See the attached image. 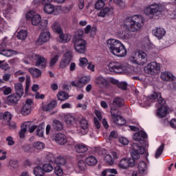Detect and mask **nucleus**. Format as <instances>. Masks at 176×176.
<instances>
[{"instance_id":"obj_1","label":"nucleus","mask_w":176,"mask_h":176,"mask_svg":"<svg viewBox=\"0 0 176 176\" xmlns=\"http://www.w3.org/2000/svg\"><path fill=\"white\" fill-rule=\"evenodd\" d=\"M132 151L131 155L132 158H122L118 167L122 170H127L129 167H134L135 166V160H138L140 155L145 153V148L142 146H139L138 143H133L131 145Z\"/></svg>"},{"instance_id":"obj_2","label":"nucleus","mask_w":176,"mask_h":176,"mask_svg":"<svg viewBox=\"0 0 176 176\" xmlns=\"http://www.w3.org/2000/svg\"><path fill=\"white\" fill-rule=\"evenodd\" d=\"M110 52L117 57H124L127 54V49L119 40L109 38L107 41Z\"/></svg>"},{"instance_id":"obj_3","label":"nucleus","mask_w":176,"mask_h":176,"mask_svg":"<svg viewBox=\"0 0 176 176\" xmlns=\"http://www.w3.org/2000/svg\"><path fill=\"white\" fill-rule=\"evenodd\" d=\"M74 49L80 54H84L87 50V42L83 39V30H78L72 38Z\"/></svg>"},{"instance_id":"obj_4","label":"nucleus","mask_w":176,"mask_h":176,"mask_svg":"<svg viewBox=\"0 0 176 176\" xmlns=\"http://www.w3.org/2000/svg\"><path fill=\"white\" fill-rule=\"evenodd\" d=\"M144 19L142 15H133L127 17L124 21V25L130 27L133 32L140 31L144 25Z\"/></svg>"},{"instance_id":"obj_5","label":"nucleus","mask_w":176,"mask_h":176,"mask_svg":"<svg viewBox=\"0 0 176 176\" xmlns=\"http://www.w3.org/2000/svg\"><path fill=\"white\" fill-rule=\"evenodd\" d=\"M26 19L31 20L32 25H40V30H46L49 21L47 20H42L40 14H36L35 11H30L26 14Z\"/></svg>"},{"instance_id":"obj_6","label":"nucleus","mask_w":176,"mask_h":176,"mask_svg":"<svg viewBox=\"0 0 176 176\" xmlns=\"http://www.w3.org/2000/svg\"><path fill=\"white\" fill-rule=\"evenodd\" d=\"M133 64L144 65L148 61V55L143 51L134 52L130 58Z\"/></svg>"},{"instance_id":"obj_7","label":"nucleus","mask_w":176,"mask_h":176,"mask_svg":"<svg viewBox=\"0 0 176 176\" xmlns=\"http://www.w3.org/2000/svg\"><path fill=\"white\" fill-rule=\"evenodd\" d=\"M146 74L149 75H155L160 72V64L156 62H151L148 63L144 69Z\"/></svg>"},{"instance_id":"obj_8","label":"nucleus","mask_w":176,"mask_h":176,"mask_svg":"<svg viewBox=\"0 0 176 176\" xmlns=\"http://www.w3.org/2000/svg\"><path fill=\"white\" fill-rule=\"evenodd\" d=\"M118 110L116 109V107L111 108V115L114 123L118 126H123V124H126V120L118 115Z\"/></svg>"},{"instance_id":"obj_9","label":"nucleus","mask_w":176,"mask_h":176,"mask_svg":"<svg viewBox=\"0 0 176 176\" xmlns=\"http://www.w3.org/2000/svg\"><path fill=\"white\" fill-rule=\"evenodd\" d=\"M20 100H21V96L16 95V94H12L7 97L6 104L10 107H14L19 104Z\"/></svg>"},{"instance_id":"obj_10","label":"nucleus","mask_w":176,"mask_h":176,"mask_svg":"<svg viewBox=\"0 0 176 176\" xmlns=\"http://www.w3.org/2000/svg\"><path fill=\"white\" fill-rule=\"evenodd\" d=\"M157 13H160V7L159 4H153L144 9V14L146 16H155Z\"/></svg>"},{"instance_id":"obj_11","label":"nucleus","mask_w":176,"mask_h":176,"mask_svg":"<svg viewBox=\"0 0 176 176\" xmlns=\"http://www.w3.org/2000/svg\"><path fill=\"white\" fill-rule=\"evenodd\" d=\"M109 69L116 74H123V65L119 62H111L109 63Z\"/></svg>"},{"instance_id":"obj_12","label":"nucleus","mask_w":176,"mask_h":176,"mask_svg":"<svg viewBox=\"0 0 176 176\" xmlns=\"http://www.w3.org/2000/svg\"><path fill=\"white\" fill-rule=\"evenodd\" d=\"M72 60V52L71 51H68L65 53L63 55V58L60 60V68L64 69L66 68L68 64L71 63Z\"/></svg>"},{"instance_id":"obj_13","label":"nucleus","mask_w":176,"mask_h":176,"mask_svg":"<svg viewBox=\"0 0 176 176\" xmlns=\"http://www.w3.org/2000/svg\"><path fill=\"white\" fill-rule=\"evenodd\" d=\"M50 39V32H42L36 42L37 45H43V43H46Z\"/></svg>"},{"instance_id":"obj_14","label":"nucleus","mask_w":176,"mask_h":176,"mask_svg":"<svg viewBox=\"0 0 176 176\" xmlns=\"http://www.w3.org/2000/svg\"><path fill=\"white\" fill-rule=\"evenodd\" d=\"M35 56L37 58L35 62L36 67L41 68V69H43L44 68H46L47 60L45 58V57H43L39 54H36Z\"/></svg>"},{"instance_id":"obj_15","label":"nucleus","mask_w":176,"mask_h":176,"mask_svg":"<svg viewBox=\"0 0 176 176\" xmlns=\"http://www.w3.org/2000/svg\"><path fill=\"white\" fill-rule=\"evenodd\" d=\"M153 35L157 38V39H162L166 35V30L163 28H155L153 30Z\"/></svg>"},{"instance_id":"obj_16","label":"nucleus","mask_w":176,"mask_h":176,"mask_svg":"<svg viewBox=\"0 0 176 176\" xmlns=\"http://www.w3.org/2000/svg\"><path fill=\"white\" fill-rule=\"evenodd\" d=\"M161 79L165 82H174L175 81V76L170 72H165L161 74Z\"/></svg>"},{"instance_id":"obj_17","label":"nucleus","mask_w":176,"mask_h":176,"mask_svg":"<svg viewBox=\"0 0 176 176\" xmlns=\"http://www.w3.org/2000/svg\"><path fill=\"white\" fill-rule=\"evenodd\" d=\"M64 120L67 126H74L75 127V126H76V124L78 123V120H76L75 119V117H74L71 114L65 115Z\"/></svg>"},{"instance_id":"obj_18","label":"nucleus","mask_w":176,"mask_h":176,"mask_svg":"<svg viewBox=\"0 0 176 176\" xmlns=\"http://www.w3.org/2000/svg\"><path fill=\"white\" fill-rule=\"evenodd\" d=\"M116 159H118V153L115 151L111 152V155L107 154L104 157V160L108 163L110 166H113V163H115Z\"/></svg>"},{"instance_id":"obj_19","label":"nucleus","mask_w":176,"mask_h":176,"mask_svg":"<svg viewBox=\"0 0 176 176\" xmlns=\"http://www.w3.org/2000/svg\"><path fill=\"white\" fill-rule=\"evenodd\" d=\"M142 138L143 140H146V138H148V134L144 131H140L133 135V140L138 141V142L142 141Z\"/></svg>"},{"instance_id":"obj_20","label":"nucleus","mask_w":176,"mask_h":176,"mask_svg":"<svg viewBox=\"0 0 176 176\" xmlns=\"http://www.w3.org/2000/svg\"><path fill=\"white\" fill-rule=\"evenodd\" d=\"M96 83L100 89H104L108 86V81L102 76H98L96 78Z\"/></svg>"},{"instance_id":"obj_21","label":"nucleus","mask_w":176,"mask_h":176,"mask_svg":"<svg viewBox=\"0 0 176 176\" xmlns=\"http://www.w3.org/2000/svg\"><path fill=\"white\" fill-rule=\"evenodd\" d=\"M113 107H111V108H116V109L122 108L124 105V100L120 97H116L113 98Z\"/></svg>"},{"instance_id":"obj_22","label":"nucleus","mask_w":176,"mask_h":176,"mask_svg":"<svg viewBox=\"0 0 176 176\" xmlns=\"http://www.w3.org/2000/svg\"><path fill=\"white\" fill-rule=\"evenodd\" d=\"M55 141L59 145H64L67 144V136L63 133H58L55 136Z\"/></svg>"},{"instance_id":"obj_23","label":"nucleus","mask_w":176,"mask_h":176,"mask_svg":"<svg viewBox=\"0 0 176 176\" xmlns=\"http://www.w3.org/2000/svg\"><path fill=\"white\" fill-rule=\"evenodd\" d=\"M14 94L17 96H19L20 97H23V96H24V88L23 87V84L21 82H16L14 84Z\"/></svg>"},{"instance_id":"obj_24","label":"nucleus","mask_w":176,"mask_h":176,"mask_svg":"<svg viewBox=\"0 0 176 176\" xmlns=\"http://www.w3.org/2000/svg\"><path fill=\"white\" fill-rule=\"evenodd\" d=\"M79 125L84 131H89V121L85 117H82L79 120Z\"/></svg>"},{"instance_id":"obj_25","label":"nucleus","mask_w":176,"mask_h":176,"mask_svg":"<svg viewBox=\"0 0 176 176\" xmlns=\"http://www.w3.org/2000/svg\"><path fill=\"white\" fill-rule=\"evenodd\" d=\"M74 149L77 152V153H86L87 151H89V148H87V146L86 144H76L74 146Z\"/></svg>"},{"instance_id":"obj_26","label":"nucleus","mask_w":176,"mask_h":176,"mask_svg":"<svg viewBox=\"0 0 176 176\" xmlns=\"http://www.w3.org/2000/svg\"><path fill=\"white\" fill-rule=\"evenodd\" d=\"M0 54L6 56V57H10L16 54H19V52L14 50L3 49L0 51Z\"/></svg>"},{"instance_id":"obj_27","label":"nucleus","mask_w":176,"mask_h":176,"mask_svg":"<svg viewBox=\"0 0 176 176\" xmlns=\"http://www.w3.org/2000/svg\"><path fill=\"white\" fill-rule=\"evenodd\" d=\"M168 111V110L167 109V107L162 106L157 109V115L159 118L162 119V118H165V116H166Z\"/></svg>"},{"instance_id":"obj_28","label":"nucleus","mask_w":176,"mask_h":176,"mask_svg":"<svg viewBox=\"0 0 176 176\" xmlns=\"http://www.w3.org/2000/svg\"><path fill=\"white\" fill-rule=\"evenodd\" d=\"M59 38L60 39V42H62V43H67V42H69V41H71V34H63L60 33L59 34Z\"/></svg>"},{"instance_id":"obj_29","label":"nucleus","mask_w":176,"mask_h":176,"mask_svg":"<svg viewBox=\"0 0 176 176\" xmlns=\"http://www.w3.org/2000/svg\"><path fill=\"white\" fill-rule=\"evenodd\" d=\"M55 164H57V166H65V164H67V158L61 155L56 157Z\"/></svg>"},{"instance_id":"obj_30","label":"nucleus","mask_w":176,"mask_h":176,"mask_svg":"<svg viewBox=\"0 0 176 176\" xmlns=\"http://www.w3.org/2000/svg\"><path fill=\"white\" fill-rule=\"evenodd\" d=\"M85 162L88 166H96L97 164V159L93 155L86 157Z\"/></svg>"},{"instance_id":"obj_31","label":"nucleus","mask_w":176,"mask_h":176,"mask_svg":"<svg viewBox=\"0 0 176 176\" xmlns=\"http://www.w3.org/2000/svg\"><path fill=\"white\" fill-rule=\"evenodd\" d=\"M28 72L31 74L34 78H39L42 76V72L38 68H30Z\"/></svg>"},{"instance_id":"obj_32","label":"nucleus","mask_w":176,"mask_h":176,"mask_svg":"<svg viewBox=\"0 0 176 176\" xmlns=\"http://www.w3.org/2000/svg\"><path fill=\"white\" fill-rule=\"evenodd\" d=\"M43 10L47 14H52V13H54V6L53 4L45 5L43 6Z\"/></svg>"},{"instance_id":"obj_33","label":"nucleus","mask_w":176,"mask_h":176,"mask_svg":"<svg viewBox=\"0 0 176 176\" xmlns=\"http://www.w3.org/2000/svg\"><path fill=\"white\" fill-rule=\"evenodd\" d=\"M112 83H113L114 85H117L119 89H121V90H127V84L124 82H119V80H113L111 81Z\"/></svg>"},{"instance_id":"obj_34","label":"nucleus","mask_w":176,"mask_h":176,"mask_svg":"<svg viewBox=\"0 0 176 176\" xmlns=\"http://www.w3.org/2000/svg\"><path fill=\"white\" fill-rule=\"evenodd\" d=\"M45 133V125L43 123H41L37 128L36 130V135H38L40 138L43 137V134Z\"/></svg>"},{"instance_id":"obj_35","label":"nucleus","mask_w":176,"mask_h":176,"mask_svg":"<svg viewBox=\"0 0 176 176\" xmlns=\"http://www.w3.org/2000/svg\"><path fill=\"white\" fill-rule=\"evenodd\" d=\"M138 170L140 174H145V171L148 170V167L146 166V163L145 162L142 161L140 162L138 164Z\"/></svg>"},{"instance_id":"obj_36","label":"nucleus","mask_w":176,"mask_h":176,"mask_svg":"<svg viewBox=\"0 0 176 176\" xmlns=\"http://www.w3.org/2000/svg\"><path fill=\"white\" fill-rule=\"evenodd\" d=\"M53 127L54 130H56L57 131H61L63 129V123L60 122V120H54L53 121Z\"/></svg>"},{"instance_id":"obj_37","label":"nucleus","mask_w":176,"mask_h":176,"mask_svg":"<svg viewBox=\"0 0 176 176\" xmlns=\"http://www.w3.org/2000/svg\"><path fill=\"white\" fill-rule=\"evenodd\" d=\"M27 36H28V32L27 30H21L17 34V38L21 39V41H25V39H27Z\"/></svg>"},{"instance_id":"obj_38","label":"nucleus","mask_w":176,"mask_h":176,"mask_svg":"<svg viewBox=\"0 0 176 176\" xmlns=\"http://www.w3.org/2000/svg\"><path fill=\"white\" fill-rule=\"evenodd\" d=\"M33 173L35 176H43L45 175V170L41 166H36L33 170Z\"/></svg>"},{"instance_id":"obj_39","label":"nucleus","mask_w":176,"mask_h":176,"mask_svg":"<svg viewBox=\"0 0 176 176\" xmlns=\"http://www.w3.org/2000/svg\"><path fill=\"white\" fill-rule=\"evenodd\" d=\"M58 100L59 101H65V100H68L69 98V96L67 92L61 91L58 92L57 94Z\"/></svg>"},{"instance_id":"obj_40","label":"nucleus","mask_w":176,"mask_h":176,"mask_svg":"<svg viewBox=\"0 0 176 176\" xmlns=\"http://www.w3.org/2000/svg\"><path fill=\"white\" fill-rule=\"evenodd\" d=\"M57 107V102L56 101H52L50 104H48L47 106L44 107V110L47 112H50V111H53L55 107Z\"/></svg>"},{"instance_id":"obj_41","label":"nucleus","mask_w":176,"mask_h":176,"mask_svg":"<svg viewBox=\"0 0 176 176\" xmlns=\"http://www.w3.org/2000/svg\"><path fill=\"white\" fill-rule=\"evenodd\" d=\"M163 151H164V143H162L157 149L155 155V159H159V157L162 156V153H163Z\"/></svg>"},{"instance_id":"obj_42","label":"nucleus","mask_w":176,"mask_h":176,"mask_svg":"<svg viewBox=\"0 0 176 176\" xmlns=\"http://www.w3.org/2000/svg\"><path fill=\"white\" fill-rule=\"evenodd\" d=\"M21 113L23 116H27V115H30V113H31V107H29V106L23 105L21 109Z\"/></svg>"},{"instance_id":"obj_43","label":"nucleus","mask_w":176,"mask_h":176,"mask_svg":"<svg viewBox=\"0 0 176 176\" xmlns=\"http://www.w3.org/2000/svg\"><path fill=\"white\" fill-rule=\"evenodd\" d=\"M52 30L54 31V32H56L57 34H63V29L61 28V26H60V24L58 23H54L52 25Z\"/></svg>"},{"instance_id":"obj_44","label":"nucleus","mask_w":176,"mask_h":176,"mask_svg":"<svg viewBox=\"0 0 176 176\" xmlns=\"http://www.w3.org/2000/svg\"><path fill=\"white\" fill-rule=\"evenodd\" d=\"M25 133H27V125L23 124L21 125V129L19 133V138H25Z\"/></svg>"},{"instance_id":"obj_45","label":"nucleus","mask_w":176,"mask_h":176,"mask_svg":"<svg viewBox=\"0 0 176 176\" xmlns=\"http://www.w3.org/2000/svg\"><path fill=\"white\" fill-rule=\"evenodd\" d=\"M57 157H56V155H54V154L52 153H49L48 154H47L45 159L46 160H47V162H50V163H56V159Z\"/></svg>"},{"instance_id":"obj_46","label":"nucleus","mask_w":176,"mask_h":176,"mask_svg":"<svg viewBox=\"0 0 176 176\" xmlns=\"http://www.w3.org/2000/svg\"><path fill=\"white\" fill-rule=\"evenodd\" d=\"M104 1L107 0H98L95 4V9H97V10H101V9L105 6V2Z\"/></svg>"},{"instance_id":"obj_47","label":"nucleus","mask_w":176,"mask_h":176,"mask_svg":"<svg viewBox=\"0 0 176 176\" xmlns=\"http://www.w3.org/2000/svg\"><path fill=\"white\" fill-rule=\"evenodd\" d=\"M3 119L5 122H6L7 123H9V122H10V120H12V113H10V112L9 111H6L4 113V114H3Z\"/></svg>"},{"instance_id":"obj_48","label":"nucleus","mask_w":176,"mask_h":176,"mask_svg":"<svg viewBox=\"0 0 176 176\" xmlns=\"http://www.w3.org/2000/svg\"><path fill=\"white\" fill-rule=\"evenodd\" d=\"M54 174L56 176H62L64 174V171L63 170V168L60 166V165H57L54 168Z\"/></svg>"},{"instance_id":"obj_49","label":"nucleus","mask_w":176,"mask_h":176,"mask_svg":"<svg viewBox=\"0 0 176 176\" xmlns=\"http://www.w3.org/2000/svg\"><path fill=\"white\" fill-rule=\"evenodd\" d=\"M109 10H111L109 9V8H103L98 13V17H105L107 16V14H108V13H109Z\"/></svg>"},{"instance_id":"obj_50","label":"nucleus","mask_w":176,"mask_h":176,"mask_svg":"<svg viewBox=\"0 0 176 176\" xmlns=\"http://www.w3.org/2000/svg\"><path fill=\"white\" fill-rule=\"evenodd\" d=\"M34 149H37L38 151H41L45 148V144L42 142H36L34 143L33 145Z\"/></svg>"},{"instance_id":"obj_51","label":"nucleus","mask_w":176,"mask_h":176,"mask_svg":"<svg viewBox=\"0 0 176 176\" xmlns=\"http://www.w3.org/2000/svg\"><path fill=\"white\" fill-rule=\"evenodd\" d=\"M43 170L44 173H50L53 171V166L50 164H45L43 165Z\"/></svg>"},{"instance_id":"obj_52","label":"nucleus","mask_w":176,"mask_h":176,"mask_svg":"<svg viewBox=\"0 0 176 176\" xmlns=\"http://www.w3.org/2000/svg\"><path fill=\"white\" fill-rule=\"evenodd\" d=\"M78 167L79 170H80L81 171H85V170H86L87 168L86 162H85V161H83V160H80L78 162Z\"/></svg>"},{"instance_id":"obj_53","label":"nucleus","mask_w":176,"mask_h":176,"mask_svg":"<svg viewBox=\"0 0 176 176\" xmlns=\"http://www.w3.org/2000/svg\"><path fill=\"white\" fill-rule=\"evenodd\" d=\"M79 61H80L79 65L82 68H85V67H86V65L89 64V60H87V58H80L79 59Z\"/></svg>"},{"instance_id":"obj_54","label":"nucleus","mask_w":176,"mask_h":176,"mask_svg":"<svg viewBox=\"0 0 176 176\" xmlns=\"http://www.w3.org/2000/svg\"><path fill=\"white\" fill-rule=\"evenodd\" d=\"M71 85L73 87H78L79 89H82V87H83V86H85L83 82L80 80H78L77 83H76L75 81H72L71 82Z\"/></svg>"},{"instance_id":"obj_55","label":"nucleus","mask_w":176,"mask_h":176,"mask_svg":"<svg viewBox=\"0 0 176 176\" xmlns=\"http://www.w3.org/2000/svg\"><path fill=\"white\" fill-rule=\"evenodd\" d=\"M4 94V96H8V94H10L12 93V88L8 87H3L0 89Z\"/></svg>"},{"instance_id":"obj_56","label":"nucleus","mask_w":176,"mask_h":176,"mask_svg":"<svg viewBox=\"0 0 176 176\" xmlns=\"http://www.w3.org/2000/svg\"><path fill=\"white\" fill-rule=\"evenodd\" d=\"M60 56L58 55H55L54 57H53L50 62V67H54V65H56V63H57V61H58V58H59Z\"/></svg>"},{"instance_id":"obj_57","label":"nucleus","mask_w":176,"mask_h":176,"mask_svg":"<svg viewBox=\"0 0 176 176\" xmlns=\"http://www.w3.org/2000/svg\"><path fill=\"white\" fill-rule=\"evenodd\" d=\"M113 2L116 3V5H118L120 8H124V3L123 2V0H109V2Z\"/></svg>"},{"instance_id":"obj_58","label":"nucleus","mask_w":176,"mask_h":176,"mask_svg":"<svg viewBox=\"0 0 176 176\" xmlns=\"http://www.w3.org/2000/svg\"><path fill=\"white\" fill-rule=\"evenodd\" d=\"M31 84V80L28 78L26 79L25 94H28V90H30V85Z\"/></svg>"},{"instance_id":"obj_59","label":"nucleus","mask_w":176,"mask_h":176,"mask_svg":"<svg viewBox=\"0 0 176 176\" xmlns=\"http://www.w3.org/2000/svg\"><path fill=\"white\" fill-rule=\"evenodd\" d=\"M9 163L10 167H12V168H16L19 166V162L16 160H11Z\"/></svg>"},{"instance_id":"obj_60","label":"nucleus","mask_w":176,"mask_h":176,"mask_svg":"<svg viewBox=\"0 0 176 176\" xmlns=\"http://www.w3.org/2000/svg\"><path fill=\"white\" fill-rule=\"evenodd\" d=\"M159 96H160V93L154 92L153 94L148 96L150 100H156V98H159Z\"/></svg>"},{"instance_id":"obj_61","label":"nucleus","mask_w":176,"mask_h":176,"mask_svg":"<svg viewBox=\"0 0 176 176\" xmlns=\"http://www.w3.org/2000/svg\"><path fill=\"white\" fill-rule=\"evenodd\" d=\"M113 138H118V133L116 131H113L111 132L110 135H109V140L111 141Z\"/></svg>"},{"instance_id":"obj_62","label":"nucleus","mask_w":176,"mask_h":176,"mask_svg":"<svg viewBox=\"0 0 176 176\" xmlns=\"http://www.w3.org/2000/svg\"><path fill=\"white\" fill-rule=\"evenodd\" d=\"M119 142L122 145H128V144H129V140H127V138H120L119 139Z\"/></svg>"},{"instance_id":"obj_63","label":"nucleus","mask_w":176,"mask_h":176,"mask_svg":"<svg viewBox=\"0 0 176 176\" xmlns=\"http://www.w3.org/2000/svg\"><path fill=\"white\" fill-rule=\"evenodd\" d=\"M22 148H23V151H24V152H25L26 153H28V152H30V150L31 149V146H30V145L26 144L22 146Z\"/></svg>"},{"instance_id":"obj_64","label":"nucleus","mask_w":176,"mask_h":176,"mask_svg":"<svg viewBox=\"0 0 176 176\" xmlns=\"http://www.w3.org/2000/svg\"><path fill=\"white\" fill-rule=\"evenodd\" d=\"M170 126L172 129H176V119H172L170 122Z\"/></svg>"}]
</instances>
